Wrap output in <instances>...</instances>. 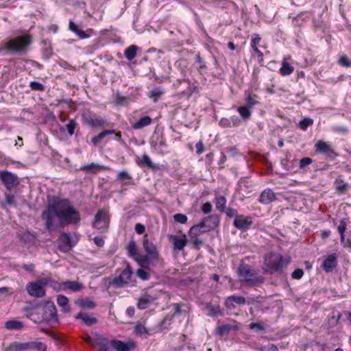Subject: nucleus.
Masks as SVG:
<instances>
[{
    "instance_id": "1",
    "label": "nucleus",
    "mask_w": 351,
    "mask_h": 351,
    "mask_svg": "<svg viewBox=\"0 0 351 351\" xmlns=\"http://www.w3.org/2000/svg\"><path fill=\"white\" fill-rule=\"evenodd\" d=\"M45 228L53 231L58 227L75 225L80 220V213L74 208L68 199L56 197L47 206L42 213Z\"/></svg>"
},
{
    "instance_id": "2",
    "label": "nucleus",
    "mask_w": 351,
    "mask_h": 351,
    "mask_svg": "<svg viewBox=\"0 0 351 351\" xmlns=\"http://www.w3.org/2000/svg\"><path fill=\"white\" fill-rule=\"evenodd\" d=\"M32 43V36L26 34L6 40L3 44L2 50H5L10 54L23 56L27 53Z\"/></svg>"
},
{
    "instance_id": "3",
    "label": "nucleus",
    "mask_w": 351,
    "mask_h": 351,
    "mask_svg": "<svg viewBox=\"0 0 351 351\" xmlns=\"http://www.w3.org/2000/svg\"><path fill=\"white\" fill-rule=\"evenodd\" d=\"M239 281L247 286L256 287L265 281V278L248 264L241 263L237 269Z\"/></svg>"
},
{
    "instance_id": "4",
    "label": "nucleus",
    "mask_w": 351,
    "mask_h": 351,
    "mask_svg": "<svg viewBox=\"0 0 351 351\" xmlns=\"http://www.w3.org/2000/svg\"><path fill=\"white\" fill-rule=\"evenodd\" d=\"M284 267L283 256L280 254L270 252L265 256L263 268L265 273L281 274Z\"/></svg>"
},
{
    "instance_id": "5",
    "label": "nucleus",
    "mask_w": 351,
    "mask_h": 351,
    "mask_svg": "<svg viewBox=\"0 0 351 351\" xmlns=\"http://www.w3.org/2000/svg\"><path fill=\"white\" fill-rule=\"evenodd\" d=\"M43 322H46L50 326H53L58 322L57 310L56 306L52 302L47 301L44 303H40Z\"/></svg>"
},
{
    "instance_id": "6",
    "label": "nucleus",
    "mask_w": 351,
    "mask_h": 351,
    "mask_svg": "<svg viewBox=\"0 0 351 351\" xmlns=\"http://www.w3.org/2000/svg\"><path fill=\"white\" fill-rule=\"evenodd\" d=\"M317 154L324 155L326 160L334 161L339 154L335 152L331 143L322 140L317 141L314 145Z\"/></svg>"
},
{
    "instance_id": "7",
    "label": "nucleus",
    "mask_w": 351,
    "mask_h": 351,
    "mask_svg": "<svg viewBox=\"0 0 351 351\" xmlns=\"http://www.w3.org/2000/svg\"><path fill=\"white\" fill-rule=\"evenodd\" d=\"M7 350L8 351H28L30 350L45 351L47 346L41 341L14 342L8 346Z\"/></svg>"
},
{
    "instance_id": "8",
    "label": "nucleus",
    "mask_w": 351,
    "mask_h": 351,
    "mask_svg": "<svg viewBox=\"0 0 351 351\" xmlns=\"http://www.w3.org/2000/svg\"><path fill=\"white\" fill-rule=\"evenodd\" d=\"M143 246L147 253L145 255L143 254V256H147L145 260V269H149V265L152 264L154 261H158L159 254L156 245L149 240L147 234H145L143 237Z\"/></svg>"
},
{
    "instance_id": "9",
    "label": "nucleus",
    "mask_w": 351,
    "mask_h": 351,
    "mask_svg": "<svg viewBox=\"0 0 351 351\" xmlns=\"http://www.w3.org/2000/svg\"><path fill=\"white\" fill-rule=\"evenodd\" d=\"M110 218L106 210L101 209L95 215L93 227L104 232L107 230L109 225Z\"/></svg>"
},
{
    "instance_id": "10",
    "label": "nucleus",
    "mask_w": 351,
    "mask_h": 351,
    "mask_svg": "<svg viewBox=\"0 0 351 351\" xmlns=\"http://www.w3.org/2000/svg\"><path fill=\"white\" fill-rule=\"evenodd\" d=\"M24 316L34 323H43L42 311L40 304H29L23 308Z\"/></svg>"
},
{
    "instance_id": "11",
    "label": "nucleus",
    "mask_w": 351,
    "mask_h": 351,
    "mask_svg": "<svg viewBox=\"0 0 351 351\" xmlns=\"http://www.w3.org/2000/svg\"><path fill=\"white\" fill-rule=\"evenodd\" d=\"M132 270L130 265H128L118 276H115L110 282L114 287L120 288L128 285L132 276Z\"/></svg>"
},
{
    "instance_id": "12",
    "label": "nucleus",
    "mask_w": 351,
    "mask_h": 351,
    "mask_svg": "<svg viewBox=\"0 0 351 351\" xmlns=\"http://www.w3.org/2000/svg\"><path fill=\"white\" fill-rule=\"evenodd\" d=\"M84 121L92 128H104L108 125L106 119L90 111L82 114Z\"/></svg>"
},
{
    "instance_id": "13",
    "label": "nucleus",
    "mask_w": 351,
    "mask_h": 351,
    "mask_svg": "<svg viewBox=\"0 0 351 351\" xmlns=\"http://www.w3.org/2000/svg\"><path fill=\"white\" fill-rule=\"evenodd\" d=\"M0 180L8 191L20 184L19 177L8 171H0Z\"/></svg>"
},
{
    "instance_id": "14",
    "label": "nucleus",
    "mask_w": 351,
    "mask_h": 351,
    "mask_svg": "<svg viewBox=\"0 0 351 351\" xmlns=\"http://www.w3.org/2000/svg\"><path fill=\"white\" fill-rule=\"evenodd\" d=\"M128 256L132 258L138 265L145 269V260L147 256L138 252L136 244L134 241H131L127 247Z\"/></svg>"
},
{
    "instance_id": "15",
    "label": "nucleus",
    "mask_w": 351,
    "mask_h": 351,
    "mask_svg": "<svg viewBox=\"0 0 351 351\" xmlns=\"http://www.w3.org/2000/svg\"><path fill=\"white\" fill-rule=\"evenodd\" d=\"M171 306L173 307L172 311L166 315V316L160 322V326L164 328H168L171 325L173 319L182 312V306L183 305L182 304L175 303Z\"/></svg>"
},
{
    "instance_id": "16",
    "label": "nucleus",
    "mask_w": 351,
    "mask_h": 351,
    "mask_svg": "<svg viewBox=\"0 0 351 351\" xmlns=\"http://www.w3.org/2000/svg\"><path fill=\"white\" fill-rule=\"evenodd\" d=\"M109 346L115 351H132L136 348V343L133 340L125 342L119 339H112L109 342Z\"/></svg>"
},
{
    "instance_id": "17",
    "label": "nucleus",
    "mask_w": 351,
    "mask_h": 351,
    "mask_svg": "<svg viewBox=\"0 0 351 351\" xmlns=\"http://www.w3.org/2000/svg\"><path fill=\"white\" fill-rule=\"evenodd\" d=\"M252 224L253 221L252 217L243 214L237 215L233 222L234 226L237 229L242 231H247L250 229Z\"/></svg>"
},
{
    "instance_id": "18",
    "label": "nucleus",
    "mask_w": 351,
    "mask_h": 351,
    "mask_svg": "<svg viewBox=\"0 0 351 351\" xmlns=\"http://www.w3.org/2000/svg\"><path fill=\"white\" fill-rule=\"evenodd\" d=\"M241 328V324L232 319L229 324H221L216 328V334L221 337L228 335L230 331H237Z\"/></svg>"
},
{
    "instance_id": "19",
    "label": "nucleus",
    "mask_w": 351,
    "mask_h": 351,
    "mask_svg": "<svg viewBox=\"0 0 351 351\" xmlns=\"http://www.w3.org/2000/svg\"><path fill=\"white\" fill-rule=\"evenodd\" d=\"M26 291L30 296L35 298H43L45 295V291L38 280L27 283Z\"/></svg>"
},
{
    "instance_id": "20",
    "label": "nucleus",
    "mask_w": 351,
    "mask_h": 351,
    "mask_svg": "<svg viewBox=\"0 0 351 351\" xmlns=\"http://www.w3.org/2000/svg\"><path fill=\"white\" fill-rule=\"evenodd\" d=\"M74 245L75 244L72 243V239L69 234L66 232L60 234L58 242V250L60 252L67 253L72 250Z\"/></svg>"
},
{
    "instance_id": "21",
    "label": "nucleus",
    "mask_w": 351,
    "mask_h": 351,
    "mask_svg": "<svg viewBox=\"0 0 351 351\" xmlns=\"http://www.w3.org/2000/svg\"><path fill=\"white\" fill-rule=\"evenodd\" d=\"M338 265L337 256L335 254L328 255L322 262V268L327 273L332 272Z\"/></svg>"
},
{
    "instance_id": "22",
    "label": "nucleus",
    "mask_w": 351,
    "mask_h": 351,
    "mask_svg": "<svg viewBox=\"0 0 351 351\" xmlns=\"http://www.w3.org/2000/svg\"><path fill=\"white\" fill-rule=\"evenodd\" d=\"M169 239L173 243V249L179 251L182 250L188 243L186 236L184 234L181 236L170 234Z\"/></svg>"
},
{
    "instance_id": "23",
    "label": "nucleus",
    "mask_w": 351,
    "mask_h": 351,
    "mask_svg": "<svg viewBox=\"0 0 351 351\" xmlns=\"http://www.w3.org/2000/svg\"><path fill=\"white\" fill-rule=\"evenodd\" d=\"M69 29L70 31L75 33L80 39L88 38L94 33L92 29H88L86 32L80 29L73 21H69Z\"/></svg>"
},
{
    "instance_id": "24",
    "label": "nucleus",
    "mask_w": 351,
    "mask_h": 351,
    "mask_svg": "<svg viewBox=\"0 0 351 351\" xmlns=\"http://www.w3.org/2000/svg\"><path fill=\"white\" fill-rule=\"evenodd\" d=\"M200 221L204 223L205 228H206V230L209 232L211 230H214L219 226L220 217L217 214L210 215L205 217Z\"/></svg>"
},
{
    "instance_id": "25",
    "label": "nucleus",
    "mask_w": 351,
    "mask_h": 351,
    "mask_svg": "<svg viewBox=\"0 0 351 351\" xmlns=\"http://www.w3.org/2000/svg\"><path fill=\"white\" fill-rule=\"evenodd\" d=\"M135 162L140 167H148L153 170L158 169L157 165L152 162L151 158L147 154H143L142 156H137L135 158Z\"/></svg>"
},
{
    "instance_id": "26",
    "label": "nucleus",
    "mask_w": 351,
    "mask_h": 351,
    "mask_svg": "<svg viewBox=\"0 0 351 351\" xmlns=\"http://www.w3.org/2000/svg\"><path fill=\"white\" fill-rule=\"evenodd\" d=\"M276 199L275 193L271 189L263 190L258 197V201L263 204H269L274 202Z\"/></svg>"
},
{
    "instance_id": "27",
    "label": "nucleus",
    "mask_w": 351,
    "mask_h": 351,
    "mask_svg": "<svg viewBox=\"0 0 351 351\" xmlns=\"http://www.w3.org/2000/svg\"><path fill=\"white\" fill-rule=\"evenodd\" d=\"M234 302L239 305L245 304V298L243 296L230 295L226 299L225 306L229 309H234L235 308Z\"/></svg>"
},
{
    "instance_id": "28",
    "label": "nucleus",
    "mask_w": 351,
    "mask_h": 351,
    "mask_svg": "<svg viewBox=\"0 0 351 351\" xmlns=\"http://www.w3.org/2000/svg\"><path fill=\"white\" fill-rule=\"evenodd\" d=\"M84 288L83 283L78 281L66 280L64 281V291L71 292H79Z\"/></svg>"
},
{
    "instance_id": "29",
    "label": "nucleus",
    "mask_w": 351,
    "mask_h": 351,
    "mask_svg": "<svg viewBox=\"0 0 351 351\" xmlns=\"http://www.w3.org/2000/svg\"><path fill=\"white\" fill-rule=\"evenodd\" d=\"M152 123V119L149 116H144L132 123V128L134 130H141L151 125Z\"/></svg>"
},
{
    "instance_id": "30",
    "label": "nucleus",
    "mask_w": 351,
    "mask_h": 351,
    "mask_svg": "<svg viewBox=\"0 0 351 351\" xmlns=\"http://www.w3.org/2000/svg\"><path fill=\"white\" fill-rule=\"evenodd\" d=\"M336 191L339 194H345L349 189V184L339 176L334 182Z\"/></svg>"
},
{
    "instance_id": "31",
    "label": "nucleus",
    "mask_w": 351,
    "mask_h": 351,
    "mask_svg": "<svg viewBox=\"0 0 351 351\" xmlns=\"http://www.w3.org/2000/svg\"><path fill=\"white\" fill-rule=\"evenodd\" d=\"M75 317L78 319H81L86 326H91L97 323V319L95 317L89 316L86 313L80 312Z\"/></svg>"
},
{
    "instance_id": "32",
    "label": "nucleus",
    "mask_w": 351,
    "mask_h": 351,
    "mask_svg": "<svg viewBox=\"0 0 351 351\" xmlns=\"http://www.w3.org/2000/svg\"><path fill=\"white\" fill-rule=\"evenodd\" d=\"M206 308L208 311V315L211 317H222L223 316V310L221 308V306L218 304H212L211 303H208L206 304Z\"/></svg>"
},
{
    "instance_id": "33",
    "label": "nucleus",
    "mask_w": 351,
    "mask_h": 351,
    "mask_svg": "<svg viewBox=\"0 0 351 351\" xmlns=\"http://www.w3.org/2000/svg\"><path fill=\"white\" fill-rule=\"evenodd\" d=\"M117 180H120L123 186L134 184L132 176L125 171H120L118 173Z\"/></svg>"
},
{
    "instance_id": "34",
    "label": "nucleus",
    "mask_w": 351,
    "mask_h": 351,
    "mask_svg": "<svg viewBox=\"0 0 351 351\" xmlns=\"http://www.w3.org/2000/svg\"><path fill=\"white\" fill-rule=\"evenodd\" d=\"M294 71V67L291 66L285 58L282 61L281 67L279 69V73L282 76H287L291 75Z\"/></svg>"
},
{
    "instance_id": "35",
    "label": "nucleus",
    "mask_w": 351,
    "mask_h": 351,
    "mask_svg": "<svg viewBox=\"0 0 351 351\" xmlns=\"http://www.w3.org/2000/svg\"><path fill=\"white\" fill-rule=\"evenodd\" d=\"M139 47L135 45H130L124 51L125 58L129 61L134 60L137 55V51Z\"/></svg>"
},
{
    "instance_id": "36",
    "label": "nucleus",
    "mask_w": 351,
    "mask_h": 351,
    "mask_svg": "<svg viewBox=\"0 0 351 351\" xmlns=\"http://www.w3.org/2000/svg\"><path fill=\"white\" fill-rule=\"evenodd\" d=\"M110 342V340H108L106 337L104 336L100 335L98 332H94L93 333V339H92V346L95 347L96 346H101L104 344H106L107 343Z\"/></svg>"
},
{
    "instance_id": "37",
    "label": "nucleus",
    "mask_w": 351,
    "mask_h": 351,
    "mask_svg": "<svg viewBox=\"0 0 351 351\" xmlns=\"http://www.w3.org/2000/svg\"><path fill=\"white\" fill-rule=\"evenodd\" d=\"M154 147L158 153L164 154L167 148V143L165 138L162 136H158L154 142Z\"/></svg>"
},
{
    "instance_id": "38",
    "label": "nucleus",
    "mask_w": 351,
    "mask_h": 351,
    "mask_svg": "<svg viewBox=\"0 0 351 351\" xmlns=\"http://www.w3.org/2000/svg\"><path fill=\"white\" fill-rule=\"evenodd\" d=\"M191 234H197L200 236L201 234L208 232L205 228V225L203 222L199 221L197 224L193 225L189 230Z\"/></svg>"
},
{
    "instance_id": "39",
    "label": "nucleus",
    "mask_w": 351,
    "mask_h": 351,
    "mask_svg": "<svg viewBox=\"0 0 351 351\" xmlns=\"http://www.w3.org/2000/svg\"><path fill=\"white\" fill-rule=\"evenodd\" d=\"M165 90L161 87H155L147 94L148 97L153 100L154 102H157L161 96L164 94Z\"/></svg>"
},
{
    "instance_id": "40",
    "label": "nucleus",
    "mask_w": 351,
    "mask_h": 351,
    "mask_svg": "<svg viewBox=\"0 0 351 351\" xmlns=\"http://www.w3.org/2000/svg\"><path fill=\"white\" fill-rule=\"evenodd\" d=\"M188 234L190 239V242L192 248L196 250H199L204 243L203 241L200 239L199 238V236H197V234H191L189 231L188 232Z\"/></svg>"
},
{
    "instance_id": "41",
    "label": "nucleus",
    "mask_w": 351,
    "mask_h": 351,
    "mask_svg": "<svg viewBox=\"0 0 351 351\" xmlns=\"http://www.w3.org/2000/svg\"><path fill=\"white\" fill-rule=\"evenodd\" d=\"M251 108L247 106H243L237 108V112L239 113L241 117L244 121H247L250 120L252 116Z\"/></svg>"
},
{
    "instance_id": "42",
    "label": "nucleus",
    "mask_w": 351,
    "mask_h": 351,
    "mask_svg": "<svg viewBox=\"0 0 351 351\" xmlns=\"http://www.w3.org/2000/svg\"><path fill=\"white\" fill-rule=\"evenodd\" d=\"M57 303L62 308V311L64 312H69L71 310L70 306L69 304V299L67 297L60 295L57 298Z\"/></svg>"
},
{
    "instance_id": "43",
    "label": "nucleus",
    "mask_w": 351,
    "mask_h": 351,
    "mask_svg": "<svg viewBox=\"0 0 351 351\" xmlns=\"http://www.w3.org/2000/svg\"><path fill=\"white\" fill-rule=\"evenodd\" d=\"M77 304L81 308L86 309H93L96 306V304L88 298L79 300L77 302Z\"/></svg>"
},
{
    "instance_id": "44",
    "label": "nucleus",
    "mask_w": 351,
    "mask_h": 351,
    "mask_svg": "<svg viewBox=\"0 0 351 351\" xmlns=\"http://www.w3.org/2000/svg\"><path fill=\"white\" fill-rule=\"evenodd\" d=\"M8 330H21L23 328V323L17 320H8L5 324Z\"/></svg>"
},
{
    "instance_id": "45",
    "label": "nucleus",
    "mask_w": 351,
    "mask_h": 351,
    "mask_svg": "<svg viewBox=\"0 0 351 351\" xmlns=\"http://www.w3.org/2000/svg\"><path fill=\"white\" fill-rule=\"evenodd\" d=\"M226 205V199L223 195L217 196L215 197V206L216 208L220 212L225 211Z\"/></svg>"
},
{
    "instance_id": "46",
    "label": "nucleus",
    "mask_w": 351,
    "mask_h": 351,
    "mask_svg": "<svg viewBox=\"0 0 351 351\" xmlns=\"http://www.w3.org/2000/svg\"><path fill=\"white\" fill-rule=\"evenodd\" d=\"M257 98H258V96L256 94H249L246 98H245V106H247L250 108H252L254 106L259 104V102L257 101Z\"/></svg>"
},
{
    "instance_id": "47",
    "label": "nucleus",
    "mask_w": 351,
    "mask_h": 351,
    "mask_svg": "<svg viewBox=\"0 0 351 351\" xmlns=\"http://www.w3.org/2000/svg\"><path fill=\"white\" fill-rule=\"evenodd\" d=\"M313 124V119L311 118H304L298 123L299 128L303 130L306 131L308 128Z\"/></svg>"
},
{
    "instance_id": "48",
    "label": "nucleus",
    "mask_w": 351,
    "mask_h": 351,
    "mask_svg": "<svg viewBox=\"0 0 351 351\" xmlns=\"http://www.w3.org/2000/svg\"><path fill=\"white\" fill-rule=\"evenodd\" d=\"M77 123L75 119H71L69 120V122L65 125V128L66 129L68 134L70 136H72L74 134L75 130L77 128Z\"/></svg>"
},
{
    "instance_id": "49",
    "label": "nucleus",
    "mask_w": 351,
    "mask_h": 351,
    "mask_svg": "<svg viewBox=\"0 0 351 351\" xmlns=\"http://www.w3.org/2000/svg\"><path fill=\"white\" fill-rule=\"evenodd\" d=\"M101 47V45L99 43V42L98 40L94 42L93 44L88 45V46H86L85 48H84V51H85V53L86 54H93L94 53V52L99 49Z\"/></svg>"
},
{
    "instance_id": "50",
    "label": "nucleus",
    "mask_w": 351,
    "mask_h": 351,
    "mask_svg": "<svg viewBox=\"0 0 351 351\" xmlns=\"http://www.w3.org/2000/svg\"><path fill=\"white\" fill-rule=\"evenodd\" d=\"M195 60V62H197L199 64L197 70L199 73L204 71L207 69L205 61L203 60V58L200 56L199 54L196 55Z\"/></svg>"
},
{
    "instance_id": "51",
    "label": "nucleus",
    "mask_w": 351,
    "mask_h": 351,
    "mask_svg": "<svg viewBox=\"0 0 351 351\" xmlns=\"http://www.w3.org/2000/svg\"><path fill=\"white\" fill-rule=\"evenodd\" d=\"M29 87L32 90L34 91L43 92L45 90V86L43 84L36 81L31 82L29 84Z\"/></svg>"
},
{
    "instance_id": "52",
    "label": "nucleus",
    "mask_w": 351,
    "mask_h": 351,
    "mask_svg": "<svg viewBox=\"0 0 351 351\" xmlns=\"http://www.w3.org/2000/svg\"><path fill=\"white\" fill-rule=\"evenodd\" d=\"M106 136V134H105V133H104V132L103 130L99 134H97V136H93L91 138L90 143L92 145H93L94 146H97L98 144H99L103 141V139Z\"/></svg>"
},
{
    "instance_id": "53",
    "label": "nucleus",
    "mask_w": 351,
    "mask_h": 351,
    "mask_svg": "<svg viewBox=\"0 0 351 351\" xmlns=\"http://www.w3.org/2000/svg\"><path fill=\"white\" fill-rule=\"evenodd\" d=\"M114 104L117 106H125L128 104V98L120 94H117L114 98Z\"/></svg>"
},
{
    "instance_id": "54",
    "label": "nucleus",
    "mask_w": 351,
    "mask_h": 351,
    "mask_svg": "<svg viewBox=\"0 0 351 351\" xmlns=\"http://www.w3.org/2000/svg\"><path fill=\"white\" fill-rule=\"evenodd\" d=\"M101 169V166L93 162V163L86 165L84 166L81 167L80 169L82 171H92L93 172H95L96 171Z\"/></svg>"
},
{
    "instance_id": "55",
    "label": "nucleus",
    "mask_w": 351,
    "mask_h": 351,
    "mask_svg": "<svg viewBox=\"0 0 351 351\" xmlns=\"http://www.w3.org/2000/svg\"><path fill=\"white\" fill-rule=\"evenodd\" d=\"M251 42H250V47H258V46H261L260 45V42L261 40V37L260 36V35L258 34H252L251 36Z\"/></svg>"
},
{
    "instance_id": "56",
    "label": "nucleus",
    "mask_w": 351,
    "mask_h": 351,
    "mask_svg": "<svg viewBox=\"0 0 351 351\" xmlns=\"http://www.w3.org/2000/svg\"><path fill=\"white\" fill-rule=\"evenodd\" d=\"M173 219L175 221H176L178 223H180L182 224H185V223H186V222L188 221V217L184 214L177 213L173 215Z\"/></svg>"
},
{
    "instance_id": "57",
    "label": "nucleus",
    "mask_w": 351,
    "mask_h": 351,
    "mask_svg": "<svg viewBox=\"0 0 351 351\" xmlns=\"http://www.w3.org/2000/svg\"><path fill=\"white\" fill-rule=\"evenodd\" d=\"M150 303V301L147 298H140L137 302V307L139 309L144 310L148 307L149 304Z\"/></svg>"
},
{
    "instance_id": "58",
    "label": "nucleus",
    "mask_w": 351,
    "mask_h": 351,
    "mask_svg": "<svg viewBox=\"0 0 351 351\" xmlns=\"http://www.w3.org/2000/svg\"><path fill=\"white\" fill-rule=\"evenodd\" d=\"M136 275L139 278H141L143 280H147L150 278V275L149 274V273L142 268L137 269Z\"/></svg>"
},
{
    "instance_id": "59",
    "label": "nucleus",
    "mask_w": 351,
    "mask_h": 351,
    "mask_svg": "<svg viewBox=\"0 0 351 351\" xmlns=\"http://www.w3.org/2000/svg\"><path fill=\"white\" fill-rule=\"evenodd\" d=\"M239 189L240 191H244L245 189H249L252 185L250 182L245 179H241L238 184Z\"/></svg>"
},
{
    "instance_id": "60",
    "label": "nucleus",
    "mask_w": 351,
    "mask_h": 351,
    "mask_svg": "<svg viewBox=\"0 0 351 351\" xmlns=\"http://www.w3.org/2000/svg\"><path fill=\"white\" fill-rule=\"evenodd\" d=\"M258 349L261 351H279L278 346L273 343L261 346Z\"/></svg>"
},
{
    "instance_id": "61",
    "label": "nucleus",
    "mask_w": 351,
    "mask_h": 351,
    "mask_svg": "<svg viewBox=\"0 0 351 351\" xmlns=\"http://www.w3.org/2000/svg\"><path fill=\"white\" fill-rule=\"evenodd\" d=\"M134 332L137 335H144V334H148V330L146 328V327L142 324H138L134 328Z\"/></svg>"
},
{
    "instance_id": "62",
    "label": "nucleus",
    "mask_w": 351,
    "mask_h": 351,
    "mask_svg": "<svg viewBox=\"0 0 351 351\" xmlns=\"http://www.w3.org/2000/svg\"><path fill=\"white\" fill-rule=\"evenodd\" d=\"M51 287L56 291H64V281L59 282L53 280Z\"/></svg>"
},
{
    "instance_id": "63",
    "label": "nucleus",
    "mask_w": 351,
    "mask_h": 351,
    "mask_svg": "<svg viewBox=\"0 0 351 351\" xmlns=\"http://www.w3.org/2000/svg\"><path fill=\"white\" fill-rule=\"evenodd\" d=\"M339 63L345 67H351V60L346 56H341L339 59Z\"/></svg>"
},
{
    "instance_id": "64",
    "label": "nucleus",
    "mask_w": 351,
    "mask_h": 351,
    "mask_svg": "<svg viewBox=\"0 0 351 351\" xmlns=\"http://www.w3.org/2000/svg\"><path fill=\"white\" fill-rule=\"evenodd\" d=\"M213 208V206L210 202H207L202 204L201 206V210L204 214H209L211 213Z\"/></svg>"
}]
</instances>
